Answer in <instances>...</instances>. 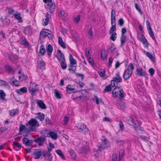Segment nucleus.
<instances>
[{
	"mask_svg": "<svg viewBox=\"0 0 161 161\" xmlns=\"http://www.w3.org/2000/svg\"><path fill=\"white\" fill-rule=\"evenodd\" d=\"M49 14L47 12L46 14V18L43 19L42 20V25H47L49 22Z\"/></svg>",
	"mask_w": 161,
	"mask_h": 161,
	"instance_id": "obj_19",
	"label": "nucleus"
},
{
	"mask_svg": "<svg viewBox=\"0 0 161 161\" xmlns=\"http://www.w3.org/2000/svg\"><path fill=\"white\" fill-rule=\"evenodd\" d=\"M146 23L147 25V29L148 31V32L150 36L153 40L155 41L156 40L154 36L153 32L151 28L150 22L148 20H147L146 21Z\"/></svg>",
	"mask_w": 161,
	"mask_h": 161,
	"instance_id": "obj_6",
	"label": "nucleus"
},
{
	"mask_svg": "<svg viewBox=\"0 0 161 161\" xmlns=\"http://www.w3.org/2000/svg\"><path fill=\"white\" fill-rule=\"evenodd\" d=\"M89 149V144L86 142H84L82 143V146L80 147L79 151L80 153L86 152Z\"/></svg>",
	"mask_w": 161,
	"mask_h": 161,
	"instance_id": "obj_5",
	"label": "nucleus"
},
{
	"mask_svg": "<svg viewBox=\"0 0 161 161\" xmlns=\"http://www.w3.org/2000/svg\"><path fill=\"white\" fill-rule=\"evenodd\" d=\"M115 87V88L112 92L113 97H116L119 96L120 99L124 98L125 96V95L123 90L121 89L120 87H118L117 86Z\"/></svg>",
	"mask_w": 161,
	"mask_h": 161,
	"instance_id": "obj_3",
	"label": "nucleus"
},
{
	"mask_svg": "<svg viewBox=\"0 0 161 161\" xmlns=\"http://www.w3.org/2000/svg\"><path fill=\"white\" fill-rule=\"evenodd\" d=\"M47 108V107L43 102L41 100V109H45Z\"/></svg>",
	"mask_w": 161,
	"mask_h": 161,
	"instance_id": "obj_57",
	"label": "nucleus"
},
{
	"mask_svg": "<svg viewBox=\"0 0 161 161\" xmlns=\"http://www.w3.org/2000/svg\"><path fill=\"white\" fill-rule=\"evenodd\" d=\"M5 68L6 70H7L8 72L10 73H14V71L13 69L8 65H5Z\"/></svg>",
	"mask_w": 161,
	"mask_h": 161,
	"instance_id": "obj_30",
	"label": "nucleus"
},
{
	"mask_svg": "<svg viewBox=\"0 0 161 161\" xmlns=\"http://www.w3.org/2000/svg\"><path fill=\"white\" fill-rule=\"evenodd\" d=\"M126 36L125 35H121L120 38L121 41V47H122L124 45L126 41Z\"/></svg>",
	"mask_w": 161,
	"mask_h": 161,
	"instance_id": "obj_26",
	"label": "nucleus"
},
{
	"mask_svg": "<svg viewBox=\"0 0 161 161\" xmlns=\"http://www.w3.org/2000/svg\"><path fill=\"white\" fill-rule=\"evenodd\" d=\"M61 62L60 65L62 68L63 69H65L66 68L67 64H66L65 60L60 62Z\"/></svg>",
	"mask_w": 161,
	"mask_h": 161,
	"instance_id": "obj_41",
	"label": "nucleus"
},
{
	"mask_svg": "<svg viewBox=\"0 0 161 161\" xmlns=\"http://www.w3.org/2000/svg\"><path fill=\"white\" fill-rule=\"evenodd\" d=\"M93 34V32H92V28L91 27L89 31V35H90L89 38L90 39H92V38Z\"/></svg>",
	"mask_w": 161,
	"mask_h": 161,
	"instance_id": "obj_60",
	"label": "nucleus"
},
{
	"mask_svg": "<svg viewBox=\"0 0 161 161\" xmlns=\"http://www.w3.org/2000/svg\"><path fill=\"white\" fill-rule=\"evenodd\" d=\"M116 143L117 144V145L120 146L121 145H123L124 142L123 141L121 140L118 141L117 140L116 142Z\"/></svg>",
	"mask_w": 161,
	"mask_h": 161,
	"instance_id": "obj_63",
	"label": "nucleus"
},
{
	"mask_svg": "<svg viewBox=\"0 0 161 161\" xmlns=\"http://www.w3.org/2000/svg\"><path fill=\"white\" fill-rule=\"evenodd\" d=\"M118 25L120 26H122L124 23V21L123 18H120L118 20Z\"/></svg>",
	"mask_w": 161,
	"mask_h": 161,
	"instance_id": "obj_43",
	"label": "nucleus"
},
{
	"mask_svg": "<svg viewBox=\"0 0 161 161\" xmlns=\"http://www.w3.org/2000/svg\"><path fill=\"white\" fill-rule=\"evenodd\" d=\"M54 93L55 97L56 98L60 99L61 98V96L57 90L55 89L54 90Z\"/></svg>",
	"mask_w": 161,
	"mask_h": 161,
	"instance_id": "obj_35",
	"label": "nucleus"
},
{
	"mask_svg": "<svg viewBox=\"0 0 161 161\" xmlns=\"http://www.w3.org/2000/svg\"><path fill=\"white\" fill-rule=\"evenodd\" d=\"M88 58V61L92 67L94 66V62L93 59L90 57Z\"/></svg>",
	"mask_w": 161,
	"mask_h": 161,
	"instance_id": "obj_45",
	"label": "nucleus"
},
{
	"mask_svg": "<svg viewBox=\"0 0 161 161\" xmlns=\"http://www.w3.org/2000/svg\"><path fill=\"white\" fill-rule=\"evenodd\" d=\"M113 59L112 58H109L108 59V64L110 67L111 66L113 62Z\"/></svg>",
	"mask_w": 161,
	"mask_h": 161,
	"instance_id": "obj_64",
	"label": "nucleus"
},
{
	"mask_svg": "<svg viewBox=\"0 0 161 161\" xmlns=\"http://www.w3.org/2000/svg\"><path fill=\"white\" fill-rule=\"evenodd\" d=\"M32 157L35 159H39L40 157V149H36L32 154Z\"/></svg>",
	"mask_w": 161,
	"mask_h": 161,
	"instance_id": "obj_13",
	"label": "nucleus"
},
{
	"mask_svg": "<svg viewBox=\"0 0 161 161\" xmlns=\"http://www.w3.org/2000/svg\"><path fill=\"white\" fill-rule=\"evenodd\" d=\"M117 35L116 33L115 32H114L111 35V36L110 37V39L113 41H114L116 38V36Z\"/></svg>",
	"mask_w": 161,
	"mask_h": 161,
	"instance_id": "obj_46",
	"label": "nucleus"
},
{
	"mask_svg": "<svg viewBox=\"0 0 161 161\" xmlns=\"http://www.w3.org/2000/svg\"><path fill=\"white\" fill-rule=\"evenodd\" d=\"M69 59L70 64L69 65L68 70L70 71H72L73 73H74L76 70L77 62L71 54H70L69 55Z\"/></svg>",
	"mask_w": 161,
	"mask_h": 161,
	"instance_id": "obj_1",
	"label": "nucleus"
},
{
	"mask_svg": "<svg viewBox=\"0 0 161 161\" xmlns=\"http://www.w3.org/2000/svg\"><path fill=\"white\" fill-rule=\"evenodd\" d=\"M142 91L141 86L139 85H137L136 86V91L137 92H140Z\"/></svg>",
	"mask_w": 161,
	"mask_h": 161,
	"instance_id": "obj_62",
	"label": "nucleus"
},
{
	"mask_svg": "<svg viewBox=\"0 0 161 161\" xmlns=\"http://www.w3.org/2000/svg\"><path fill=\"white\" fill-rule=\"evenodd\" d=\"M24 32L28 35H30L32 32V28L30 26L26 27L24 30Z\"/></svg>",
	"mask_w": 161,
	"mask_h": 161,
	"instance_id": "obj_23",
	"label": "nucleus"
},
{
	"mask_svg": "<svg viewBox=\"0 0 161 161\" xmlns=\"http://www.w3.org/2000/svg\"><path fill=\"white\" fill-rule=\"evenodd\" d=\"M116 18V13L115 10L113 9L111 12V18Z\"/></svg>",
	"mask_w": 161,
	"mask_h": 161,
	"instance_id": "obj_51",
	"label": "nucleus"
},
{
	"mask_svg": "<svg viewBox=\"0 0 161 161\" xmlns=\"http://www.w3.org/2000/svg\"><path fill=\"white\" fill-rule=\"evenodd\" d=\"M112 85H113V84H112L111 83L110 84L106 86L103 92H108L111 91L112 89L111 86H112Z\"/></svg>",
	"mask_w": 161,
	"mask_h": 161,
	"instance_id": "obj_29",
	"label": "nucleus"
},
{
	"mask_svg": "<svg viewBox=\"0 0 161 161\" xmlns=\"http://www.w3.org/2000/svg\"><path fill=\"white\" fill-rule=\"evenodd\" d=\"M138 37L139 38V40L143 43L145 47H148V43L144 36L142 34H141V37H139V36H138Z\"/></svg>",
	"mask_w": 161,
	"mask_h": 161,
	"instance_id": "obj_15",
	"label": "nucleus"
},
{
	"mask_svg": "<svg viewBox=\"0 0 161 161\" xmlns=\"http://www.w3.org/2000/svg\"><path fill=\"white\" fill-rule=\"evenodd\" d=\"M100 148L99 147L98 149H94V155L96 157H98L99 156V153L102 150V149H100Z\"/></svg>",
	"mask_w": 161,
	"mask_h": 161,
	"instance_id": "obj_36",
	"label": "nucleus"
},
{
	"mask_svg": "<svg viewBox=\"0 0 161 161\" xmlns=\"http://www.w3.org/2000/svg\"><path fill=\"white\" fill-rule=\"evenodd\" d=\"M69 152L70 155L74 159H75L76 158V157L74 151L72 149H70L69 150Z\"/></svg>",
	"mask_w": 161,
	"mask_h": 161,
	"instance_id": "obj_37",
	"label": "nucleus"
},
{
	"mask_svg": "<svg viewBox=\"0 0 161 161\" xmlns=\"http://www.w3.org/2000/svg\"><path fill=\"white\" fill-rule=\"evenodd\" d=\"M26 126L22 125L21 124L19 126V132H22V131H24L25 129V128Z\"/></svg>",
	"mask_w": 161,
	"mask_h": 161,
	"instance_id": "obj_55",
	"label": "nucleus"
},
{
	"mask_svg": "<svg viewBox=\"0 0 161 161\" xmlns=\"http://www.w3.org/2000/svg\"><path fill=\"white\" fill-rule=\"evenodd\" d=\"M110 143L108 141L107 139H104L102 141L99 147L100 149L103 150L105 148L108 147L110 146Z\"/></svg>",
	"mask_w": 161,
	"mask_h": 161,
	"instance_id": "obj_9",
	"label": "nucleus"
},
{
	"mask_svg": "<svg viewBox=\"0 0 161 161\" xmlns=\"http://www.w3.org/2000/svg\"><path fill=\"white\" fill-rule=\"evenodd\" d=\"M29 90L30 92H31L32 93H35L37 91V90L35 88H33V86L31 85L29 87Z\"/></svg>",
	"mask_w": 161,
	"mask_h": 161,
	"instance_id": "obj_47",
	"label": "nucleus"
},
{
	"mask_svg": "<svg viewBox=\"0 0 161 161\" xmlns=\"http://www.w3.org/2000/svg\"><path fill=\"white\" fill-rule=\"evenodd\" d=\"M47 51L48 56L50 57L53 51V47L50 44H49L47 48Z\"/></svg>",
	"mask_w": 161,
	"mask_h": 161,
	"instance_id": "obj_20",
	"label": "nucleus"
},
{
	"mask_svg": "<svg viewBox=\"0 0 161 161\" xmlns=\"http://www.w3.org/2000/svg\"><path fill=\"white\" fill-rule=\"evenodd\" d=\"M118 104L120 106L122 109H124L125 108V105L124 103L122 101L119 100L117 102Z\"/></svg>",
	"mask_w": 161,
	"mask_h": 161,
	"instance_id": "obj_40",
	"label": "nucleus"
},
{
	"mask_svg": "<svg viewBox=\"0 0 161 161\" xmlns=\"http://www.w3.org/2000/svg\"><path fill=\"white\" fill-rule=\"evenodd\" d=\"M144 53L147 56L149 57L152 61L153 63H154L156 62V60L155 57L154 56H153L152 54H151L150 53L148 52H147L146 51L144 50L143 51Z\"/></svg>",
	"mask_w": 161,
	"mask_h": 161,
	"instance_id": "obj_16",
	"label": "nucleus"
},
{
	"mask_svg": "<svg viewBox=\"0 0 161 161\" xmlns=\"http://www.w3.org/2000/svg\"><path fill=\"white\" fill-rule=\"evenodd\" d=\"M134 69V66L132 63L130 64L128 66V68L124 72L123 74V77L125 80L130 78L131 76L133 70Z\"/></svg>",
	"mask_w": 161,
	"mask_h": 161,
	"instance_id": "obj_2",
	"label": "nucleus"
},
{
	"mask_svg": "<svg viewBox=\"0 0 161 161\" xmlns=\"http://www.w3.org/2000/svg\"><path fill=\"white\" fill-rule=\"evenodd\" d=\"M57 153L59 156L63 159H65L64 154L62 151L60 149H58L55 151Z\"/></svg>",
	"mask_w": 161,
	"mask_h": 161,
	"instance_id": "obj_28",
	"label": "nucleus"
},
{
	"mask_svg": "<svg viewBox=\"0 0 161 161\" xmlns=\"http://www.w3.org/2000/svg\"><path fill=\"white\" fill-rule=\"evenodd\" d=\"M41 156L44 157L48 161H52L53 157L51 153L47 152V151H41Z\"/></svg>",
	"mask_w": 161,
	"mask_h": 161,
	"instance_id": "obj_8",
	"label": "nucleus"
},
{
	"mask_svg": "<svg viewBox=\"0 0 161 161\" xmlns=\"http://www.w3.org/2000/svg\"><path fill=\"white\" fill-rule=\"evenodd\" d=\"M51 32L49 29H47L43 28L41 31V36L43 38L47 36L48 35H50Z\"/></svg>",
	"mask_w": 161,
	"mask_h": 161,
	"instance_id": "obj_14",
	"label": "nucleus"
},
{
	"mask_svg": "<svg viewBox=\"0 0 161 161\" xmlns=\"http://www.w3.org/2000/svg\"><path fill=\"white\" fill-rule=\"evenodd\" d=\"M58 42L59 44L64 49L66 48V47L65 45L64 42L62 37L60 36H59L58 37Z\"/></svg>",
	"mask_w": 161,
	"mask_h": 161,
	"instance_id": "obj_24",
	"label": "nucleus"
},
{
	"mask_svg": "<svg viewBox=\"0 0 161 161\" xmlns=\"http://www.w3.org/2000/svg\"><path fill=\"white\" fill-rule=\"evenodd\" d=\"M15 18L18 19L20 22H22L23 20L21 19L20 14H15L14 15Z\"/></svg>",
	"mask_w": 161,
	"mask_h": 161,
	"instance_id": "obj_34",
	"label": "nucleus"
},
{
	"mask_svg": "<svg viewBox=\"0 0 161 161\" xmlns=\"http://www.w3.org/2000/svg\"><path fill=\"white\" fill-rule=\"evenodd\" d=\"M50 130H48L46 129H45L41 131V134L44 137H49V133Z\"/></svg>",
	"mask_w": 161,
	"mask_h": 161,
	"instance_id": "obj_21",
	"label": "nucleus"
},
{
	"mask_svg": "<svg viewBox=\"0 0 161 161\" xmlns=\"http://www.w3.org/2000/svg\"><path fill=\"white\" fill-rule=\"evenodd\" d=\"M47 3V6L48 8H49L50 12L51 13H53L55 10V4L52 0H50L48 1Z\"/></svg>",
	"mask_w": 161,
	"mask_h": 161,
	"instance_id": "obj_7",
	"label": "nucleus"
},
{
	"mask_svg": "<svg viewBox=\"0 0 161 161\" xmlns=\"http://www.w3.org/2000/svg\"><path fill=\"white\" fill-rule=\"evenodd\" d=\"M77 128L80 130V131H82L84 132H87L88 130L87 129L86 125L83 123L79 124L78 125Z\"/></svg>",
	"mask_w": 161,
	"mask_h": 161,
	"instance_id": "obj_10",
	"label": "nucleus"
},
{
	"mask_svg": "<svg viewBox=\"0 0 161 161\" xmlns=\"http://www.w3.org/2000/svg\"><path fill=\"white\" fill-rule=\"evenodd\" d=\"M37 124L38 126H39V125L38 124L37 120L35 119H32L26 124V126H28L29 125L30 127H32L35 126Z\"/></svg>",
	"mask_w": 161,
	"mask_h": 161,
	"instance_id": "obj_11",
	"label": "nucleus"
},
{
	"mask_svg": "<svg viewBox=\"0 0 161 161\" xmlns=\"http://www.w3.org/2000/svg\"><path fill=\"white\" fill-rule=\"evenodd\" d=\"M21 43L26 47H29V43L27 41L25 37L22 38V41Z\"/></svg>",
	"mask_w": 161,
	"mask_h": 161,
	"instance_id": "obj_31",
	"label": "nucleus"
},
{
	"mask_svg": "<svg viewBox=\"0 0 161 161\" xmlns=\"http://www.w3.org/2000/svg\"><path fill=\"white\" fill-rule=\"evenodd\" d=\"M128 122L129 125H132L134 122V121L133 119L130 117L129 119H128Z\"/></svg>",
	"mask_w": 161,
	"mask_h": 161,
	"instance_id": "obj_50",
	"label": "nucleus"
},
{
	"mask_svg": "<svg viewBox=\"0 0 161 161\" xmlns=\"http://www.w3.org/2000/svg\"><path fill=\"white\" fill-rule=\"evenodd\" d=\"M99 74L101 77L106 79L105 75V70L104 69H101L99 70L98 72Z\"/></svg>",
	"mask_w": 161,
	"mask_h": 161,
	"instance_id": "obj_27",
	"label": "nucleus"
},
{
	"mask_svg": "<svg viewBox=\"0 0 161 161\" xmlns=\"http://www.w3.org/2000/svg\"><path fill=\"white\" fill-rule=\"evenodd\" d=\"M74 88H72L71 87V86L70 85H69L66 88V90L68 92L69 90L70 91H73L75 90Z\"/></svg>",
	"mask_w": 161,
	"mask_h": 161,
	"instance_id": "obj_56",
	"label": "nucleus"
},
{
	"mask_svg": "<svg viewBox=\"0 0 161 161\" xmlns=\"http://www.w3.org/2000/svg\"><path fill=\"white\" fill-rule=\"evenodd\" d=\"M148 72L151 76H152L154 74L155 70L153 68H151L148 70Z\"/></svg>",
	"mask_w": 161,
	"mask_h": 161,
	"instance_id": "obj_48",
	"label": "nucleus"
},
{
	"mask_svg": "<svg viewBox=\"0 0 161 161\" xmlns=\"http://www.w3.org/2000/svg\"><path fill=\"white\" fill-rule=\"evenodd\" d=\"M122 79L119 76V73H118L116 75V76L113 78V79L111 80V83L112 84L113 87L117 86L118 85V83L121 82Z\"/></svg>",
	"mask_w": 161,
	"mask_h": 161,
	"instance_id": "obj_4",
	"label": "nucleus"
},
{
	"mask_svg": "<svg viewBox=\"0 0 161 161\" xmlns=\"http://www.w3.org/2000/svg\"><path fill=\"white\" fill-rule=\"evenodd\" d=\"M6 95L4 91L2 90H0V97L2 100H5V97Z\"/></svg>",
	"mask_w": 161,
	"mask_h": 161,
	"instance_id": "obj_42",
	"label": "nucleus"
},
{
	"mask_svg": "<svg viewBox=\"0 0 161 161\" xmlns=\"http://www.w3.org/2000/svg\"><path fill=\"white\" fill-rule=\"evenodd\" d=\"M49 136H50L54 140H56L58 138L57 135L56 133L50 131L49 133Z\"/></svg>",
	"mask_w": 161,
	"mask_h": 161,
	"instance_id": "obj_25",
	"label": "nucleus"
},
{
	"mask_svg": "<svg viewBox=\"0 0 161 161\" xmlns=\"http://www.w3.org/2000/svg\"><path fill=\"white\" fill-rule=\"evenodd\" d=\"M136 74L139 76H145L146 73L145 71L142 68L137 69Z\"/></svg>",
	"mask_w": 161,
	"mask_h": 161,
	"instance_id": "obj_17",
	"label": "nucleus"
},
{
	"mask_svg": "<svg viewBox=\"0 0 161 161\" xmlns=\"http://www.w3.org/2000/svg\"><path fill=\"white\" fill-rule=\"evenodd\" d=\"M112 26L110 28L109 30V33L111 34L113 33L116 30V23H115L114 25H112Z\"/></svg>",
	"mask_w": 161,
	"mask_h": 161,
	"instance_id": "obj_39",
	"label": "nucleus"
},
{
	"mask_svg": "<svg viewBox=\"0 0 161 161\" xmlns=\"http://www.w3.org/2000/svg\"><path fill=\"white\" fill-rule=\"evenodd\" d=\"M34 129L32 127H25V129L24 130V132L26 133H28L30 131H34Z\"/></svg>",
	"mask_w": 161,
	"mask_h": 161,
	"instance_id": "obj_38",
	"label": "nucleus"
},
{
	"mask_svg": "<svg viewBox=\"0 0 161 161\" xmlns=\"http://www.w3.org/2000/svg\"><path fill=\"white\" fill-rule=\"evenodd\" d=\"M23 142L26 146H31L32 143L31 140H28L27 138L25 137L23 139Z\"/></svg>",
	"mask_w": 161,
	"mask_h": 161,
	"instance_id": "obj_18",
	"label": "nucleus"
},
{
	"mask_svg": "<svg viewBox=\"0 0 161 161\" xmlns=\"http://www.w3.org/2000/svg\"><path fill=\"white\" fill-rule=\"evenodd\" d=\"M13 146L14 149H15V148L17 147L19 148H20L21 147V145L19 143L16 141L13 142Z\"/></svg>",
	"mask_w": 161,
	"mask_h": 161,
	"instance_id": "obj_33",
	"label": "nucleus"
},
{
	"mask_svg": "<svg viewBox=\"0 0 161 161\" xmlns=\"http://www.w3.org/2000/svg\"><path fill=\"white\" fill-rule=\"evenodd\" d=\"M8 85V83L6 81L1 80H0V86H7Z\"/></svg>",
	"mask_w": 161,
	"mask_h": 161,
	"instance_id": "obj_53",
	"label": "nucleus"
},
{
	"mask_svg": "<svg viewBox=\"0 0 161 161\" xmlns=\"http://www.w3.org/2000/svg\"><path fill=\"white\" fill-rule=\"evenodd\" d=\"M12 84H14V86H17L19 85V81L18 80H15L11 82Z\"/></svg>",
	"mask_w": 161,
	"mask_h": 161,
	"instance_id": "obj_58",
	"label": "nucleus"
},
{
	"mask_svg": "<svg viewBox=\"0 0 161 161\" xmlns=\"http://www.w3.org/2000/svg\"><path fill=\"white\" fill-rule=\"evenodd\" d=\"M10 23V20L8 18H5L3 21V23L5 25H8Z\"/></svg>",
	"mask_w": 161,
	"mask_h": 161,
	"instance_id": "obj_59",
	"label": "nucleus"
},
{
	"mask_svg": "<svg viewBox=\"0 0 161 161\" xmlns=\"http://www.w3.org/2000/svg\"><path fill=\"white\" fill-rule=\"evenodd\" d=\"M17 109H13L12 110H11L9 112V114L11 116H14L16 114V111H17Z\"/></svg>",
	"mask_w": 161,
	"mask_h": 161,
	"instance_id": "obj_44",
	"label": "nucleus"
},
{
	"mask_svg": "<svg viewBox=\"0 0 161 161\" xmlns=\"http://www.w3.org/2000/svg\"><path fill=\"white\" fill-rule=\"evenodd\" d=\"M80 20V17L79 15H78L76 17L74 18V20L77 23H78Z\"/></svg>",
	"mask_w": 161,
	"mask_h": 161,
	"instance_id": "obj_61",
	"label": "nucleus"
},
{
	"mask_svg": "<svg viewBox=\"0 0 161 161\" xmlns=\"http://www.w3.org/2000/svg\"><path fill=\"white\" fill-rule=\"evenodd\" d=\"M124 155L123 152H122L121 154H120V152L119 153L118 161H123V159Z\"/></svg>",
	"mask_w": 161,
	"mask_h": 161,
	"instance_id": "obj_54",
	"label": "nucleus"
},
{
	"mask_svg": "<svg viewBox=\"0 0 161 161\" xmlns=\"http://www.w3.org/2000/svg\"><path fill=\"white\" fill-rule=\"evenodd\" d=\"M57 58L59 62L65 60L64 55L59 50L57 51Z\"/></svg>",
	"mask_w": 161,
	"mask_h": 161,
	"instance_id": "obj_12",
	"label": "nucleus"
},
{
	"mask_svg": "<svg viewBox=\"0 0 161 161\" xmlns=\"http://www.w3.org/2000/svg\"><path fill=\"white\" fill-rule=\"evenodd\" d=\"M107 53L105 50H103L101 52V57L103 60L106 58Z\"/></svg>",
	"mask_w": 161,
	"mask_h": 161,
	"instance_id": "obj_32",
	"label": "nucleus"
},
{
	"mask_svg": "<svg viewBox=\"0 0 161 161\" xmlns=\"http://www.w3.org/2000/svg\"><path fill=\"white\" fill-rule=\"evenodd\" d=\"M117 154L115 153L113 154L112 156V161H117Z\"/></svg>",
	"mask_w": 161,
	"mask_h": 161,
	"instance_id": "obj_52",
	"label": "nucleus"
},
{
	"mask_svg": "<svg viewBox=\"0 0 161 161\" xmlns=\"http://www.w3.org/2000/svg\"><path fill=\"white\" fill-rule=\"evenodd\" d=\"M16 92L17 93L19 94H21V92L23 93H25L27 92V89L26 87H23L17 90Z\"/></svg>",
	"mask_w": 161,
	"mask_h": 161,
	"instance_id": "obj_22",
	"label": "nucleus"
},
{
	"mask_svg": "<svg viewBox=\"0 0 161 161\" xmlns=\"http://www.w3.org/2000/svg\"><path fill=\"white\" fill-rule=\"evenodd\" d=\"M135 7L136 8V9L138 10V11H139V12L141 14H142V12L140 9V7L139 6V5L137 3H136L135 4Z\"/></svg>",
	"mask_w": 161,
	"mask_h": 161,
	"instance_id": "obj_49",
	"label": "nucleus"
}]
</instances>
